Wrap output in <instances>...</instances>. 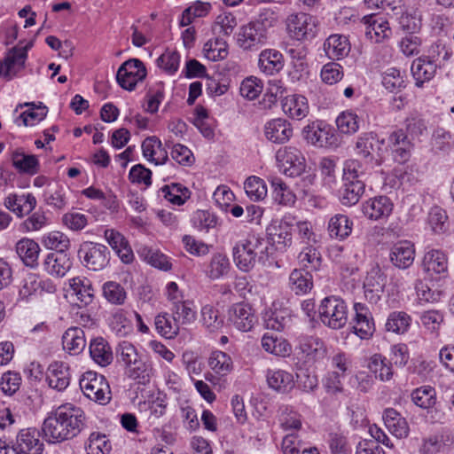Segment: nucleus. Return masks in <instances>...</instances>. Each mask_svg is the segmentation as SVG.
I'll return each instance as SVG.
<instances>
[{
    "instance_id": "f257e3e1",
    "label": "nucleus",
    "mask_w": 454,
    "mask_h": 454,
    "mask_svg": "<svg viewBox=\"0 0 454 454\" xmlns=\"http://www.w3.org/2000/svg\"><path fill=\"white\" fill-rule=\"evenodd\" d=\"M86 425L84 411L72 403L52 408L43 419L42 431L49 443H61L76 437Z\"/></svg>"
},
{
    "instance_id": "f03ea898",
    "label": "nucleus",
    "mask_w": 454,
    "mask_h": 454,
    "mask_svg": "<svg viewBox=\"0 0 454 454\" xmlns=\"http://www.w3.org/2000/svg\"><path fill=\"white\" fill-rule=\"evenodd\" d=\"M270 249L263 237L249 233L233 247V261L240 270L247 272L256 262L264 264L269 260L271 254Z\"/></svg>"
},
{
    "instance_id": "7ed1b4c3",
    "label": "nucleus",
    "mask_w": 454,
    "mask_h": 454,
    "mask_svg": "<svg viewBox=\"0 0 454 454\" xmlns=\"http://www.w3.org/2000/svg\"><path fill=\"white\" fill-rule=\"evenodd\" d=\"M296 216L286 213L280 218L273 219L266 228L269 247L284 253L293 245V231Z\"/></svg>"
},
{
    "instance_id": "20e7f679",
    "label": "nucleus",
    "mask_w": 454,
    "mask_h": 454,
    "mask_svg": "<svg viewBox=\"0 0 454 454\" xmlns=\"http://www.w3.org/2000/svg\"><path fill=\"white\" fill-rule=\"evenodd\" d=\"M286 26L290 38L301 43L312 41L319 31L317 17L302 12L290 14Z\"/></svg>"
},
{
    "instance_id": "39448f33",
    "label": "nucleus",
    "mask_w": 454,
    "mask_h": 454,
    "mask_svg": "<svg viewBox=\"0 0 454 454\" xmlns=\"http://www.w3.org/2000/svg\"><path fill=\"white\" fill-rule=\"evenodd\" d=\"M44 444L35 427L21 429L12 445L0 439V454H42Z\"/></svg>"
},
{
    "instance_id": "423d86ee",
    "label": "nucleus",
    "mask_w": 454,
    "mask_h": 454,
    "mask_svg": "<svg viewBox=\"0 0 454 454\" xmlns=\"http://www.w3.org/2000/svg\"><path fill=\"white\" fill-rule=\"evenodd\" d=\"M317 312L323 325L331 329H341L348 322V306L339 296L331 295L324 298Z\"/></svg>"
},
{
    "instance_id": "0eeeda50",
    "label": "nucleus",
    "mask_w": 454,
    "mask_h": 454,
    "mask_svg": "<svg viewBox=\"0 0 454 454\" xmlns=\"http://www.w3.org/2000/svg\"><path fill=\"white\" fill-rule=\"evenodd\" d=\"M277 168L289 177H296L306 170L307 163L302 152L295 146L279 148L275 155Z\"/></svg>"
},
{
    "instance_id": "6e6552de",
    "label": "nucleus",
    "mask_w": 454,
    "mask_h": 454,
    "mask_svg": "<svg viewBox=\"0 0 454 454\" xmlns=\"http://www.w3.org/2000/svg\"><path fill=\"white\" fill-rule=\"evenodd\" d=\"M304 140L317 148H334L337 146V137L333 128L322 120H316L302 129Z\"/></svg>"
},
{
    "instance_id": "1a4fd4ad",
    "label": "nucleus",
    "mask_w": 454,
    "mask_h": 454,
    "mask_svg": "<svg viewBox=\"0 0 454 454\" xmlns=\"http://www.w3.org/2000/svg\"><path fill=\"white\" fill-rule=\"evenodd\" d=\"M444 53L443 59L447 58L448 52L445 47L441 44L432 46V52L427 57H419L413 60L411 71L415 80V84L421 87L425 82H429L435 74L437 56Z\"/></svg>"
},
{
    "instance_id": "9d476101",
    "label": "nucleus",
    "mask_w": 454,
    "mask_h": 454,
    "mask_svg": "<svg viewBox=\"0 0 454 454\" xmlns=\"http://www.w3.org/2000/svg\"><path fill=\"white\" fill-rule=\"evenodd\" d=\"M120 363L125 367V373L132 379H145V363L142 360L137 348L130 342L123 340L117 348Z\"/></svg>"
},
{
    "instance_id": "9b49d317",
    "label": "nucleus",
    "mask_w": 454,
    "mask_h": 454,
    "mask_svg": "<svg viewBox=\"0 0 454 454\" xmlns=\"http://www.w3.org/2000/svg\"><path fill=\"white\" fill-rule=\"evenodd\" d=\"M56 290L50 279H43L35 273L27 274L20 282L19 298L30 302L40 298L44 293L52 294Z\"/></svg>"
},
{
    "instance_id": "f8f14e48",
    "label": "nucleus",
    "mask_w": 454,
    "mask_h": 454,
    "mask_svg": "<svg viewBox=\"0 0 454 454\" xmlns=\"http://www.w3.org/2000/svg\"><path fill=\"white\" fill-rule=\"evenodd\" d=\"M108 248L99 243L85 241L81 244L78 256L82 264L90 270H101L109 262Z\"/></svg>"
},
{
    "instance_id": "ddd939ff",
    "label": "nucleus",
    "mask_w": 454,
    "mask_h": 454,
    "mask_svg": "<svg viewBox=\"0 0 454 454\" xmlns=\"http://www.w3.org/2000/svg\"><path fill=\"white\" fill-rule=\"evenodd\" d=\"M147 72L144 63L137 59L123 62L116 74L118 84L126 90L132 91L146 77Z\"/></svg>"
},
{
    "instance_id": "4468645a",
    "label": "nucleus",
    "mask_w": 454,
    "mask_h": 454,
    "mask_svg": "<svg viewBox=\"0 0 454 454\" xmlns=\"http://www.w3.org/2000/svg\"><path fill=\"white\" fill-rule=\"evenodd\" d=\"M33 47L30 41L25 45L19 44L11 49L0 64V73L3 76L11 80L18 75L25 68L27 59V51Z\"/></svg>"
},
{
    "instance_id": "2eb2a0df",
    "label": "nucleus",
    "mask_w": 454,
    "mask_h": 454,
    "mask_svg": "<svg viewBox=\"0 0 454 454\" xmlns=\"http://www.w3.org/2000/svg\"><path fill=\"white\" fill-rule=\"evenodd\" d=\"M394 202L386 195H378L364 200L361 205L363 215L373 222H385L392 215Z\"/></svg>"
},
{
    "instance_id": "dca6fc26",
    "label": "nucleus",
    "mask_w": 454,
    "mask_h": 454,
    "mask_svg": "<svg viewBox=\"0 0 454 454\" xmlns=\"http://www.w3.org/2000/svg\"><path fill=\"white\" fill-rule=\"evenodd\" d=\"M385 139L374 132L362 133L356 142V153L364 159L376 156L375 164L380 166L385 152Z\"/></svg>"
},
{
    "instance_id": "f3484780",
    "label": "nucleus",
    "mask_w": 454,
    "mask_h": 454,
    "mask_svg": "<svg viewBox=\"0 0 454 454\" xmlns=\"http://www.w3.org/2000/svg\"><path fill=\"white\" fill-rule=\"evenodd\" d=\"M227 320L237 330L247 333L254 328L257 318L252 306L241 301L232 304L228 309Z\"/></svg>"
},
{
    "instance_id": "a211bd4d",
    "label": "nucleus",
    "mask_w": 454,
    "mask_h": 454,
    "mask_svg": "<svg viewBox=\"0 0 454 454\" xmlns=\"http://www.w3.org/2000/svg\"><path fill=\"white\" fill-rule=\"evenodd\" d=\"M268 35L253 21L239 27L236 35L237 44L244 51H257L267 43Z\"/></svg>"
},
{
    "instance_id": "6ab92c4d",
    "label": "nucleus",
    "mask_w": 454,
    "mask_h": 454,
    "mask_svg": "<svg viewBox=\"0 0 454 454\" xmlns=\"http://www.w3.org/2000/svg\"><path fill=\"white\" fill-rule=\"evenodd\" d=\"M353 333L361 340H369L375 332V324L368 307L362 302L354 304Z\"/></svg>"
},
{
    "instance_id": "aec40b11",
    "label": "nucleus",
    "mask_w": 454,
    "mask_h": 454,
    "mask_svg": "<svg viewBox=\"0 0 454 454\" xmlns=\"http://www.w3.org/2000/svg\"><path fill=\"white\" fill-rule=\"evenodd\" d=\"M6 209L13 213L18 218H23L35 208L37 201L35 197L29 192H11L3 201Z\"/></svg>"
},
{
    "instance_id": "412c9836",
    "label": "nucleus",
    "mask_w": 454,
    "mask_h": 454,
    "mask_svg": "<svg viewBox=\"0 0 454 454\" xmlns=\"http://www.w3.org/2000/svg\"><path fill=\"white\" fill-rule=\"evenodd\" d=\"M422 269L430 278H435L439 279L447 278V254L439 249L428 250L423 256Z\"/></svg>"
},
{
    "instance_id": "4be33fe9",
    "label": "nucleus",
    "mask_w": 454,
    "mask_h": 454,
    "mask_svg": "<svg viewBox=\"0 0 454 454\" xmlns=\"http://www.w3.org/2000/svg\"><path fill=\"white\" fill-rule=\"evenodd\" d=\"M263 136L269 142L285 144L293 136L292 124L284 118H273L265 122Z\"/></svg>"
},
{
    "instance_id": "5701e85b",
    "label": "nucleus",
    "mask_w": 454,
    "mask_h": 454,
    "mask_svg": "<svg viewBox=\"0 0 454 454\" xmlns=\"http://www.w3.org/2000/svg\"><path fill=\"white\" fill-rule=\"evenodd\" d=\"M365 36L372 43H380L388 40L392 30L388 21L380 16L370 15L364 17Z\"/></svg>"
},
{
    "instance_id": "b1692460",
    "label": "nucleus",
    "mask_w": 454,
    "mask_h": 454,
    "mask_svg": "<svg viewBox=\"0 0 454 454\" xmlns=\"http://www.w3.org/2000/svg\"><path fill=\"white\" fill-rule=\"evenodd\" d=\"M21 110L20 115L15 119L18 126L34 127L40 123L47 115L48 108L39 103L26 102L19 104L15 111Z\"/></svg>"
},
{
    "instance_id": "393cba45",
    "label": "nucleus",
    "mask_w": 454,
    "mask_h": 454,
    "mask_svg": "<svg viewBox=\"0 0 454 454\" xmlns=\"http://www.w3.org/2000/svg\"><path fill=\"white\" fill-rule=\"evenodd\" d=\"M387 144L395 162L405 163L409 160L413 145L403 130L397 129L391 132Z\"/></svg>"
},
{
    "instance_id": "a878e982",
    "label": "nucleus",
    "mask_w": 454,
    "mask_h": 454,
    "mask_svg": "<svg viewBox=\"0 0 454 454\" xmlns=\"http://www.w3.org/2000/svg\"><path fill=\"white\" fill-rule=\"evenodd\" d=\"M79 385L85 397H105L110 394V387L106 378L93 372H85L80 379Z\"/></svg>"
},
{
    "instance_id": "bb28decb",
    "label": "nucleus",
    "mask_w": 454,
    "mask_h": 454,
    "mask_svg": "<svg viewBox=\"0 0 454 454\" xmlns=\"http://www.w3.org/2000/svg\"><path fill=\"white\" fill-rule=\"evenodd\" d=\"M400 27L408 33H417L422 26V12L415 6L401 5L394 9Z\"/></svg>"
},
{
    "instance_id": "cd10ccee",
    "label": "nucleus",
    "mask_w": 454,
    "mask_h": 454,
    "mask_svg": "<svg viewBox=\"0 0 454 454\" xmlns=\"http://www.w3.org/2000/svg\"><path fill=\"white\" fill-rule=\"evenodd\" d=\"M281 108L285 115L292 120L301 121L309 114L308 98L301 94H289L281 99Z\"/></svg>"
},
{
    "instance_id": "c85d7f7f",
    "label": "nucleus",
    "mask_w": 454,
    "mask_h": 454,
    "mask_svg": "<svg viewBox=\"0 0 454 454\" xmlns=\"http://www.w3.org/2000/svg\"><path fill=\"white\" fill-rule=\"evenodd\" d=\"M415 259L414 245L409 240H399L394 243L390 248L389 260L392 264L399 269H408Z\"/></svg>"
},
{
    "instance_id": "c756f323",
    "label": "nucleus",
    "mask_w": 454,
    "mask_h": 454,
    "mask_svg": "<svg viewBox=\"0 0 454 454\" xmlns=\"http://www.w3.org/2000/svg\"><path fill=\"white\" fill-rule=\"evenodd\" d=\"M298 348L301 358L306 363H315L323 360L327 354L324 341L313 336L301 338Z\"/></svg>"
},
{
    "instance_id": "7c9ffc66",
    "label": "nucleus",
    "mask_w": 454,
    "mask_h": 454,
    "mask_svg": "<svg viewBox=\"0 0 454 454\" xmlns=\"http://www.w3.org/2000/svg\"><path fill=\"white\" fill-rule=\"evenodd\" d=\"M323 49L329 59L338 61L348 56L351 51V43L348 36L333 34L325 40Z\"/></svg>"
},
{
    "instance_id": "2f4dec72",
    "label": "nucleus",
    "mask_w": 454,
    "mask_h": 454,
    "mask_svg": "<svg viewBox=\"0 0 454 454\" xmlns=\"http://www.w3.org/2000/svg\"><path fill=\"white\" fill-rule=\"evenodd\" d=\"M143 157L156 166L165 164L168 160V153L164 148L160 139L151 136L144 139L141 145Z\"/></svg>"
},
{
    "instance_id": "473e14b6",
    "label": "nucleus",
    "mask_w": 454,
    "mask_h": 454,
    "mask_svg": "<svg viewBox=\"0 0 454 454\" xmlns=\"http://www.w3.org/2000/svg\"><path fill=\"white\" fill-rule=\"evenodd\" d=\"M48 386L59 392L66 389L70 382L69 366L62 361L52 362L46 372Z\"/></svg>"
},
{
    "instance_id": "72a5a7b5",
    "label": "nucleus",
    "mask_w": 454,
    "mask_h": 454,
    "mask_svg": "<svg viewBox=\"0 0 454 454\" xmlns=\"http://www.w3.org/2000/svg\"><path fill=\"white\" fill-rule=\"evenodd\" d=\"M284 66V56L276 49H264L258 56V68L265 75H274L279 73Z\"/></svg>"
},
{
    "instance_id": "f704fd0d",
    "label": "nucleus",
    "mask_w": 454,
    "mask_h": 454,
    "mask_svg": "<svg viewBox=\"0 0 454 454\" xmlns=\"http://www.w3.org/2000/svg\"><path fill=\"white\" fill-rule=\"evenodd\" d=\"M68 293L82 305H89L94 299V289L90 279L85 277H74L67 280Z\"/></svg>"
},
{
    "instance_id": "c9c22d12",
    "label": "nucleus",
    "mask_w": 454,
    "mask_h": 454,
    "mask_svg": "<svg viewBox=\"0 0 454 454\" xmlns=\"http://www.w3.org/2000/svg\"><path fill=\"white\" fill-rule=\"evenodd\" d=\"M15 250L20 259L27 267L35 268L38 265L41 247L33 239L22 238L16 243Z\"/></svg>"
},
{
    "instance_id": "e433bc0d",
    "label": "nucleus",
    "mask_w": 454,
    "mask_h": 454,
    "mask_svg": "<svg viewBox=\"0 0 454 454\" xmlns=\"http://www.w3.org/2000/svg\"><path fill=\"white\" fill-rule=\"evenodd\" d=\"M383 420L388 431L396 438L408 437L410 427L402 415L393 408H387L383 412Z\"/></svg>"
},
{
    "instance_id": "4c0bfd02",
    "label": "nucleus",
    "mask_w": 454,
    "mask_h": 454,
    "mask_svg": "<svg viewBox=\"0 0 454 454\" xmlns=\"http://www.w3.org/2000/svg\"><path fill=\"white\" fill-rule=\"evenodd\" d=\"M105 238L124 263H129L133 261L134 254L132 249L121 233L113 229L106 230Z\"/></svg>"
},
{
    "instance_id": "58836bf2",
    "label": "nucleus",
    "mask_w": 454,
    "mask_h": 454,
    "mask_svg": "<svg viewBox=\"0 0 454 454\" xmlns=\"http://www.w3.org/2000/svg\"><path fill=\"white\" fill-rule=\"evenodd\" d=\"M71 267V259L65 252L49 254L43 262L44 270L53 277H64Z\"/></svg>"
},
{
    "instance_id": "ea45409f",
    "label": "nucleus",
    "mask_w": 454,
    "mask_h": 454,
    "mask_svg": "<svg viewBox=\"0 0 454 454\" xmlns=\"http://www.w3.org/2000/svg\"><path fill=\"white\" fill-rule=\"evenodd\" d=\"M268 386L279 394H285L294 386V375L281 369H269L266 372Z\"/></svg>"
},
{
    "instance_id": "a19ab883",
    "label": "nucleus",
    "mask_w": 454,
    "mask_h": 454,
    "mask_svg": "<svg viewBox=\"0 0 454 454\" xmlns=\"http://www.w3.org/2000/svg\"><path fill=\"white\" fill-rule=\"evenodd\" d=\"M353 226V221L347 215L336 214L329 219L327 231L332 238L344 240L352 233Z\"/></svg>"
},
{
    "instance_id": "79ce46f5",
    "label": "nucleus",
    "mask_w": 454,
    "mask_h": 454,
    "mask_svg": "<svg viewBox=\"0 0 454 454\" xmlns=\"http://www.w3.org/2000/svg\"><path fill=\"white\" fill-rule=\"evenodd\" d=\"M272 188L273 200L280 206L292 207L295 205L296 195L290 187L278 176L270 179Z\"/></svg>"
},
{
    "instance_id": "37998d69",
    "label": "nucleus",
    "mask_w": 454,
    "mask_h": 454,
    "mask_svg": "<svg viewBox=\"0 0 454 454\" xmlns=\"http://www.w3.org/2000/svg\"><path fill=\"white\" fill-rule=\"evenodd\" d=\"M365 190L363 181H350L342 179V185L339 191V199L344 206L356 205Z\"/></svg>"
},
{
    "instance_id": "c03bdc74",
    "label": "nucleus",
    "mask_w": 454,
    "mask_h": 454,
    "mask_svg": "<svg viewBox=\"0 0 454 454\" xmlns=\"http://www.w3.org/2000/svg\"><path fill=\"white\" fill-rule=\"evenodd\" d=\"M261 343L262 348L271 355L287 357L292 354V345L283 337L264 333Z\"/></svg>"
},
{
    "instance_id": "a18cd8bd",
    "label": "nucleus",
    "mask_w": 454,
    "mask_h": 454,
    "mask_svg": "<svg viewBox=\"0 0 454 454\" xmlns=\"http://www.w3.org/2000/svg\"><path fill=\"white\" fill-rule=\"evenodd\" d=\"M231 269V262L226 254L217 252L212 254L205 270V274L212 280L223 278Z\"/></svg>"
},
{
    "instance_id": "49530a36",
    "label": "nucleus",
    "mask_w": 454,
    "mask_h": 454,
    "mask_svg": "<svg viewBox=\"0 0 454 454\" xmlns=\"http://www.w3.org/2000/svg\"><path fill=\"white\" fill-rule=\"evenodd\" d=\"M63 348L72 355L80 354L86 346L84 332L79 327L68 328L62 336Z\"/></svg>"
},
{
    "instance_id": "de8ad7c7",
    "label": "nucleus",
    "mask_w": 454,
    "mask_h": 454,
    "mask_svg": "<svg viewBox=\"0 0 454 454\" xmlns=\"http://www.w3.org/2000/svg\"><path fill=\"white\" fill-rule=\"evenodd\" d=\"M91 359L98 365L105 367L113 361V351L108 342L102 337L93 339L90 343Z\"/></svg>"
},
{
    "instance_id": "09e8293b",
    "label": "nucleus",
    "mask_w": 454,
    "mask_h": 454,
    "mask_svg": "<svg viewBox=\"0 0 454 454\" xmlns=\"http://www.w3.org/2000/svg\"><path fill=\"white\" fill-rule=\"evenodd\" d=\"M381 84L388 92H399L406 87L405 74L396 67H388L381 74Z\"/></svg>"
},
{
    "instance_id": "8fccbe9b",
    "label": "nucleus",
    "mask_w": 454,
    "mask_h": 454,
    "mask_svg": "<svg viewBox=\"0 0 454 454\" xmlns=\"http://www.w3.org/2000/svg\"><path fill=\"white\" fill-rule=\"evenodd\" d=\"M335 124L340 134L351 136L359 130L360 118L354 111L345 110L337 115Z\"/></svg>"
},
{
    "instance_id": "3c124183",
    "label": "nucleus",
    "mask_w": 454,
    "mask_h": 454,
    "mask_svg": "<svg viewBox=\"0 0 454 454\" xmlns=\"http://www.w3.org/2000/svg\"><path fill=\"white\" fill-rule=\"evenodd\" d=\"M207 364L212 372L220 376H225L233 370L231 357L221 350L212 351L208 356Z\"/></svg>"
},
{
    "instance_id": "603ef678",
    "label": "nucleus",
    "mask_w": 454,
    "mask_h": 454,
    "mask_svg": "<svg viewBox=\"0 0 454 454\" xmlns=\"http://www.w3.org/2000/svg\"><path fill=\"white\" fill-rule=\"evenodd\" d=\"M202 54L210 61L223 60L229 54L228 43L221 38L209 39L203 45Z\"/></svg>"
},
{
    "instance_id": "864d4df0",
    "label": "nucleus",
    "mask_w": 454,
    "mask_h": 454,
    "mask_svg": "<svg viewBox=\"0 0 454 454\" xmlns=\"http://www.w3.org/2000/svg\"><path fill=\"white\" fill-rule=\"evenodd\" d=\"M219 223L215 214L208 210H196L191 216L192 228L200 232H209L210 230L217 227Z\"/></svg>"
},
{
    "instance_id": "5fc2aeb1",
    "label": "nucleus",
    "mask_w": 454,
    "mask_h": 454,
    "mask_svg": "<svg viewBox=\"0 0 454 454\" xmlns=\"http://www.w3.org/2000/svg\"><path fill=\"white\" fill-rule=\"evenodd\" d=\"M173 320L178 325H191L197 318V309L193 301L184 300L171 307Z\"/></svg>"
},
{
    "instance_id": "6e6d98bb",
    "label": "nucleus",
    "mask_w": 454,
    "mask_h": 454,
    "mask_svg": "<svg viewBox=\"0 0 454 454\" xmlns=\"http://www.w3.org/2000/svg\"><path fill=\"white\" fill-rule=\"evenodd\" d=\"M12 161L13 167L20 172L30 176L35 175L39 170V161L36 156L26 154L16 151L12 153Z\"/></svg>"
},
{
    "instance_id": "4d7b16f0",
    "label": "nucleus",
    "mask_w": 454,
    "mask_h": 454,
    "mask_svg": "<svg viewBox=\"0 0 454 454\" xmlns=\"http://www.w3.org/2000/svg\"><path fill=\"white\" fill-rule=\"evenodd\" d=\"M87 454H109L112 450V443L107 434L100 432H92L86 443Z\"/></svg>"
},
{
    "instance_id": "13d9d810",
    "label": "nucleus",
    "mask_w": 454,
    "mask_h": 454,
    "mask_svg": "<svg viewBox=\"0 0 454 454\" xmlns=\"http://www.w3.org/2000/svg\"><path fill=\"white\" fill-rule=\"evenodd\" d=\"M42 245L49 250H56L57 253L66 252L70 247V239L62 231H51L41 237Z\"/></svg>"
},
{
    "instance_id": "bf43d9fd",
    "label": "nucleus",
    "mask_w": 454,
    "mask_h": 454,
    "mask_svg": "<svg viewBox=\"0 0 454 454\" xmlns=\"http://www.w3.org/2000/svg\"><path fill=\"white\" fill-rule=\"evenodd\" d=\"M161 196L176 206H181L190 198L191 192L187 187L181 184L172 183L160 189Z\"/></svg>"
},
{
    "instance_id": "052dcab7",
    "label": "nucleus",
    "mask_w": 454,
    "mask_h": 454,
    "mask_svg": "<svg viewBox=\"0 0 454 454\" xmlns=\"http://www.w3.org/2000/svg\"><path fill=\"white\" fill-rule=\"evenodd\" d=\"M411 321V316L406 312L393 311L387 318L385 328L387 332L403 334L410 329Z\"/></svg>"
},
{
    "instance_id": "680f3d73",
    "label": "nucleus",
    "mask_w": 454,
    "mask_h": 454,
    "mask_svg": "<svg viewBox=\"0 0 454 454\" xmlns=\"http://www.w3.org/2000/svg\"><path fill=\"white\" fill-rule=\"evenodd\" d=\"M210 11L211 4L209 3L196 1L184 10L179 19V24L181 27H187L192 24L196 18L206 17Z\"/></svg>"
},
{
    "instance_id": "e2e57ef3",
    "label": "nucleus",
    "mask_w": 454,
    "mask_h": 454,
    "mask_svg": "<svg viewBox=\"0 0 454 454\" xmlns=\"http://www.w3.org/2000/svg\"><path fill=\"white\" fill-rule=\"evenodd\" d=\"M367 367L381 381L390 380L394 374L391 364L380 354L372 356L369 358Z\"/></svg>"
},
{
    "instance_id": "0e129e2a",
    "label": "nucleus",
    "mask_w": 454,
    "mask_h": 454,
    "mask_svg": "<svg viewBox=\"0 0 454 454\" xmlns=\"http://www.w3.org/2000/svg\"><path fill=\"white\" fill-rule=\"evenodd\" d=\"M312 286V277L309 272L295 269L290 273L289 287L296 294H306Z\"/></svg>"
},
{
    "instance_id": "69168bd1",
    "label": "nucleus",
    "mask_w": 454,
    "mask_h": 454,
    "mask_svg": "<svg viewBox=\"0 0 454 454\" xmlns=\"http://www.w3.org/2000/svg\"><path fill=\"white\" fill-rule=\"evenodd\" d=\"M247 196L253 201L263 200L268 194L265 181L256 176H248L244 183Z\"/></svg>"
},
{
    "instance_id": "338daca9",
    "label": "nucleus",
    "mask_w": 454,
    "mask_h": 454,
    "mask_svg": "<svg viewBox=\"0 0 454 454\" xmlns=\"http://www.w3.org/2000/svg\"><path fill=\"white\" fill-rule=\"evenodd\" d=\"M108 325L111 330L119 337H125L133 330L131 321L122 309L116 310L109 317Z\"/></svg>"
},
{
    "instance_id": "774afa93",
    "label": "nucleus",
    "mask_w": 454,
    "mask_h": 454,
    "mask_svg": "<svg viewBox=\"0 0 454 454\" xmlns=\"http://www.w3.org/2000/svg\"><path fill=\"white\" fill-rule=\"evenodd\" d=\"M181 55L175 50L167 49L157 59V67L168 75H174L179 69Z\"/></svg>"
}]
</instances>
